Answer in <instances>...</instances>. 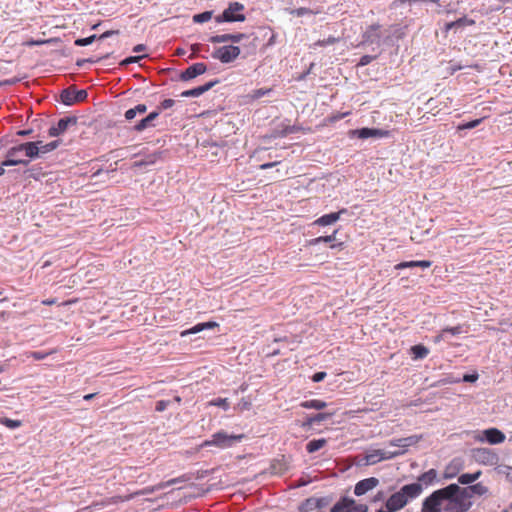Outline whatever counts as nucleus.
<instances>
[{
    "instance_id": "obj_34",
    "label": "nucleus",
    "mask_w": 512,
    "mask_h": 512,
    "mask_svg": "<svg viewBox=\"0 0 512 512\" xmlns=\"http://www.w3.org/2000/svg\"><path fill=\"white\" fill-rule=\"evenodd\" d=\"M325 503V498H308L304 504V510L306 511L308 508H311L313 506L321 508L325 505Z\"/></svg>"
},
{
    "instance_id": "obj_2",
    "label": "nucleus",
    "mask_w": 512,
    "mask_h": 512,
    "mask_svg": "<svg viewBox=\"0 0 512 512\" xmlns=\"http://www.w3.org/2000/svg\"><path fill=\"white\" fill-rule=\"evenodd\" d=\"M423 491L418 483L403 486L398 492H394L386 500L385 505L376 512H396L402 509L411 499H416Z\"/></svg>"
},
{
    "instance_id": "obj_36",
    "label": "nucleus",
    "mask_w": 512,
    "mask_h": 512,
    "mask_svg": "<svg viewBox=\"0 0 512 512\" xmlns=\"http://www.w3.org/2000/svg\"><path fill=\"white\" fill-rule=\"evenodd\" d=\"M231 34L215 35L209 38V42L212 44H221L230 42Z\"/></svg>"
},
{
    "instance_id": "obj_25",
    "label": "nucleus",
    "mask_w": 512,
    "mask_h": 512,
    "mask_svg": "<svg viewBox=\"0 0 512 512\" xmlns=\"http://www.w3.org/2000/svg\"><path fill=\"white\" fill-rule=\"evenodd\" d=\"M437 478V472L435 469H430L429 471L423 473L418 477V484L430 486L434 483Z\"/></svg>"
},
{
    "instance_id": "obj_53",
    "label": "nucleus",
    "mask_w": 512,
    "mask_h": 512,
    "mask_svg": "<svg viewBox=\"0 0 512 512\" xmlns=\"http://www.w3.org/2000/svg\"><path fill=\"white\" fill-rule=\"evenodd\" d=\"M445 334H446V333H445V332H443V329H442V330L440 331V333L434 337L433 342H434L435 344L440 343L441 341H443V340H444V338H445Z\"/></svg>"
},
{
    "instance_id": "obj_33",
    "label": "nucleus",
    "mask_w": 512,
    "mask_h": 512,
    "mask_svg": "<svg viewBox=\"0 0 512 512\" xmlns=\"http://www.w3.org/2000/svg\"><path fill=\"white\" fill-rule=\"evenodd\" d=\"M474 21L471 20V19H467L465 17L463 18H459L457 19L456 21H452L450 23H447L446 24V30H450L452 28H456V27H463V26H466V25H474Z\"/></svg>"
},
{
    "instance_id": "obj_64",
    "label": "nucleus",
    "mask_w": 512,
    "mask_h": 512,
    "mask_svg": "<svg viewBox=\"0 0 512 512\" xmlns=\"http://www.w3.org/2000/svg\"><path fill=\"white\" fill-rule=\"evenodd\" d=\"M342 245H343L342 243H338V244H331V245H330V248H331V249L341 248V247H342Z\"/></svg>"
},
{
    "instance_id": "obj_8",
    "label": "nucleus",
    "mask_w": 512,
    "mask_h": 512,
    "mask_svg": "<svg viewBox=\"0 0 512 512\" xmlns=\"http://www.w3.org/2000/svg\"><path fill=\"white\" fill-rule=\"evenodd\" d=\"M240 55V48L237 46H223L212 52V58L222 63H232Z\"/></svg>"
},
{
    "instance_id": "obj_28",
    "label": "nucleus",
    "mask_w": 512,
    "mask_h": 512,
    "mask_svg": "<svg viewBox=\"0 0 512 512\" xmlns=\"http://www.w3.org/2000/svg\"><path fill=\"white\" fill-rule=\"evenodd\" d=\"M411 354L415 360L424 359L428 356L429 349L421 344L415 345L411 347Z\"/></svg>"
},
{
    "instance_id": "obj_1",
    "label": "nucleus",
    "mask_w": 512,
    "mask_h": 512,
    "mask_svg": "<svg viewBox=\"0 0 512 512\" xmlns=\"http://www.w3.org/2000/svg\"><path fill=\"white\" fill-rule=\"evenodd\" d=\"M471 506L472 500L468 499L466 491L457 484H450L427 496L421 512H467Z\"/></svg>"
},
{
    "instance_id": "obj_38",
    "label": "nucleus",
    "mask_w": 512,
    "mask_h": 512,
    "mask_svg": "<svg viewBox=\"0 0 512 512\" xmlns=\"http://www.w3.org/2000/svg\"><path fill=\"white\" fill-rule=\"evenodd\" d=\"M0 423L6 426L7 428L14 429L21 426V421L16 419H10L7 417H3L0 419Z\"/></svg>"
},
{
    "instance_id": "obj_23",
    "label": "nucleus",
    "mask_w": 512,
    "mask_h": 512,
    "mask_svg": "<svg viewBox=\"0 0 512 512\" xmlns=\"http://www.w3.org/2000/svg\"><path fill=\"white\" fill-rule=\"evenodd\" d=\"M463 491H466V495L468 496V499H472V496L478 495H485L489 490L486 488L485 485H482L481 483H477L474 485H470L468 487L462 488Z\"/></svg>"
},
{
    "instance_id": "obj_7",
    "label": "nucleus",
    "mask_w": 512,
    "mask_h": 512,
    "mask_svg": "<svg viewBox=\"0 0 512 512\" xmlns=\"http://www.w3.org/2000/svg\"><path fill=\"white\" fill-rule=\"evenodd\" d=\"M471 455L475 462L482 465L493 466L499 461L498 455L489 448H475Z\"/></svg>"
},
{
    "instance_id": "obj_10",
    "label": "nucleus",
    "mask_w": 512,
    "mask_h": 512,
    "mask_svg": "<svg viewBox=\"0 0 512 512\" xmlns=\"http://www.w3.org/2000/svg\"><path fill=\"white\" fill-rule=\"evenodd\" d=\"M87 91L85 89L75 90L72 87L64 89L61 93V101L65 105H73L84 101L87 98Z\"/></svg>"
},
{
    "instance_id": "obj_42",
    "label": "nucleus",
    "mask_w": 512,
    "mask_h": 512,
    "mask_svg": "<svg viewBox=\"0 0 512 512\" xmlns=\"http://www.w3.org/2000/svg\"><path fill=\"white\" fill-rule=\"evenodd\" d=\"M337 42H338L337 38L330 36V37H328L325 40H320V41L316 42L315 46L325 47V46H328V45H333V44H335Z\"/></svg>"
},
{
    "instance_id": "obj_24",
    "label": "nucleus",
    "mask_w": 512,
    "mask_h": 512,
    "mask_svg": "<svg viewBox=\"0 0 512 512\" xmlns=\"http://www.w3.org/2000/svg\"><path fill=\"white\" fill-rule=\"evenodd\" d=\"M432 265V262L430 261H409V262H402L396 265V270H403L407 268H415L419 267L422 269L430 268Z\"/></svg>"
},
{
    "instance_id": "obj_50",
    "label": "nucleus",
    "mask_w": 512,
    "mask_h": 512,
    "mask_svg": "<svg viewBox=\"0 0 512 512\" xmlns=\"http://www.w3.org/2000/svg\"><path fill=\"white\" fill-rule=\"evenodd\" d=\"M326 377V373L325 372H318L316 374L313 375L312 377V381L315 382V383H319L321 381H323Z\"/></svg>"
},
{
    "instance_id": "obj_62",
    "label": "nucleus",
    "mask_w": 512,
    "mask_h": 512,
    "mask_svg": "<svg viewBox=\"0 0 512 512\" xmlns=\"http://www.w3.org/2000/svg\"><path fill=\"white\" fill-rule=\"evenodd\" d=\"M346 115H348V113H343V114L335 115V116H332L330 120H331V122H335L337 120H340L341 118H343Z\"/></svg>"
},
{
    "instance_id": "obj_30",
    "label": "nucleus",
    "mask_w": 512,
    "mask_h": 512,
    "mask_svg": "<svg viewBox=\"0 0 512 512\" xmlns=\"http://www.w3.org/2000/svg\"><path fill=\"white\" fill-rule=\"evenodd\" d=\"M481 475L480 471H477L475 473L469 474L465 473L458 477V483L461 485H469L475 482Z\"/></svg>"
},
{
    "instance_id": "obj_57",
    "label": "nucleus",
    "mask_w": 512,
    "mask_h": 512,
    "mask_svg": "<svg viewBox=\"0 0 512 512\" xmlns=\"http://www.w3.org/2000/svg\"><path fill=\"white\" fill-rule=\"evenodd\" d=\"M133 109L135 110L136 114L137 113L142 114V113L146 112V105L138 104Z\"/></svg>"
},
{
    "instance_id": "obj_61",
    "label": "nucleus",
    "mask_w": 512,
    "mask_h": 512,
    "mask_svg": "<svg viewBox=\"0 0 512 512\" xmlns=\"http://www.w3.org/2000/svg\"><path fill=\"white\" fill-rule=\"evenodd\" d=\"M297 131H299V128H297L296 126H291V127L286 128L285 134H290V133H294Z\"/></svg>"
},
{
    "instance_id": "obj_14",
    "label": "nucleus",
    "mask_w": 512,
    "mask_h": 512,
    "mask_svg": "<svg viewBox=\"0 0 512 512\" xmlns=\"http://www.w3.org/2000/svg\"><path fill=\"white\" fill-rule=\"evenodd\" d=\"M207 70V65L204 62H196L182 71L180 78L181 80L188 81L191 80L198 75L205 73Z\"/></svg>"
},
{
    "instance_id": "obj_15",
    "label": "nucleus",
    "mask_w": 512,
    "mask_h": 512,
    "mask_svg": "<svg viewBox=\"0 0 512 512\" xmlns=\"http://www.w3.org/2000/svg\"><path fill=\"white\" fill-rule=\"evenodd\" d=\"M75 124H76L75 118H71V117L62 118L58 121V123L56 125L52 126L49 129L48 134L50 137L60 136L67 131V129L69 128L70 125H75Z\"/></svg>"
},
{
    "instance_id": "obj_40",
    "label": "nucleus",
    "mask_w": 512,
    "mask_h": 512,
    "mask_svg": "<svg viewBox=\"0 0 512 512\" xmlns=\"http://www.w3.org/2000/svg\"><path fill=\"white\" fill-rule=\"evenodd\" d=\"M174 105H175V100L174 99H170V98L169 99H165L164 101L161 102L159 107L156 108V111H160V113H161L163 110L170 109Z\"/></svg>"
},
{
    "instance_id": "obj_5",
    "label": "nucleus",
    "mask_w": 512,
    "mask_h": 512,
    "mask_svg": "<svg viewBox=\"0 0 512 512\" xmlns=\"http://www.w3.org/2000/svg\"><path fill=\"white\" fill-rule=\"evenodd\" d=\"M368 512V506L363 503H357L353 498H346L344 496L336 502L330 512Z\"/></svg>"
},
{
    "instance_id": "obj_22",
    "label": "nucleus",
    "mask_w": 512,
    "mask_h": 512,
    "mask_svg": "<svg viewBox=\"0 0 512 512\" xmlns=\"http://www.w3.org/2000/svg\"><path fill=\"white\" fill-rule=\"evenodd\" d=\"M21 153L29 160L39 157V149L36 142H26L19 145Z\"/></svg>"
},
{
    "instance_id": "obj_12",
    "label": "nucleus",
    "mask_w": 512,
    "mask_h": 512,
    "mask_svg": "<svg viewBox=\"0 0 512 512\" xmlns=\"http://www.w3.org/2000/svg\"><path fill=\"white\" fill-rule=\"evenodd\" d=\"M379 486V479L375 477H370L363 479L357 482L354 486V495L356 497H360V495H365L368 492H371L374 488Z\"/></svg>"
},
{
    "instance_id": "obj_4",
    "label": "nucleus",
    "mask_w": 512,
    "mask_h": 512,
    "mask_svg": "<svg viewBox=\"0 0 512 512\" xmlns=\"http://www.w3.org/2000/svg\"><path fill=\"white\" fill-rule=\"evenodd\" d=\"M244 7L239 2L230 3L229 7L225 9L222 14L215 17L217 23L222 22H243L245 16L242 13Z\"/></svg>"
},
{
    "instance_id": "obj_60",
    "label": "nucleus",
    "mask_w": 512,
    "mask_h": 512,
    "mask_svg": "<svg viewBox=\"0 0 512 512\" xmlns=\"http://www.w3.org/2000/svg\"><path fill=\"white\" fill-rule=\"evenodd\" d=\"M145 51V46L144 45H136L134 48H133V52L134 53H140V52H143Z\"/></svg>"
},
{
    "instance_id": "obj_18",
    "label": "nucleus",
    "mask_w": 512,
    "mask_h": 512,
    "mask_svg": "<svg viewBox=\"0 0 512 512\" xmlns=\"http://www.w3.org/2000/svg\"><path fill=\"white\" fill-rule=\"evenodd\" d=\"M347 210L345 208L340 209L338 212H333L329 214H325L315 220L314 224L319 226H327L335 223L339 220L340 215L346 213Z\"/></svg>"
},
{
    "instance_id": "obj_6",
    "label": "nucleus",
    "mask_w": 512,
    "mask_h": 512,
    "mask_svg": "<svg viewBox=\"0 0 512 512\" xmlns=\"http://www.w3.org/2000/svg\"><path fill=\"white\" fill-rule=\"evenodd\" d=\"M404 454V451H384L381 449L372 450L367 452L364 456V461L366 465H375L383 460H390L401 456Z\"/></svg>"
},
{
    "instance_id": "obj_47",
    "label": "nucleus",
    "mask_w": 512,
    "mask_h": 512,
    "mask_svg": "<svg viewBox=\"0 0 512 512\" xmlns=\"http://www.w3.org/2000/svg\"><path fill=\"white\" fill-rule=\"evenodd\" d=\"M118 31H106L104 33H102L100 36H98V43H101L103 42L105 39H107L108 37L112 36V35H118Z\"/></svg>"
},
{
    "instance_id": "obj_63",
    "label": "nucleus",
    "mask_w": 512,
    "mask_h": 512,
    "mask_svg": "<svg viewBox=\"0 0 512 512\" xmlns=\"http://www.w3.org/2000/svg\"><path fill=\"white\" fill-rule=\"evenodd\" d=\"M43 43V41H31V42H28L27 45L28 46H39Z\"/></svg>"
},
{
    "instance_id": "obj_9",
    "label": "nucleus",
    "mask_w": 512,
    "mask_h": 512,
    "mask_svg": "<svg viewBox=\"0 0 512 512\" xmlns=\"http://www.w3.org/2000/svg\"><path fill=\"white\" fill-rule=\"evenodd\" d=\"M383 27L379 24H372L367 26L362 33V44H379L381 39L384 37Z\"/></svg>"
},
{
    "instance_id": "obj_20",
    "label": "nucleus",
    "mask_w": 512,
    "mask_h": 512,
    "mask_svg": "<svg viewBox=\"0 0 512 512\" xmlns=\"http://www.w3.org/2000/svg\"><path fill=\"white\" fill-rule=\"evenodd\" d=\"M160 115V111H152L145 118L141 119L135 126L134 130L141 132L149 127H154L153 121Z\"/></svg>"
},
{
    "instance_id": "obj_13",
    "label": "nucleus",
    "mask_w": 512,
    "mask_h": 512,
    "mask_svg": "<svg viewBox=\"0 0 512 512\" xmlns=\"http://www.w3.org/2000/svg\"><path fill=\"white\" fill-rule=\"evenodd\" d=\"M352 134L356 135L359 139H367V138H388L390 137V131L383 129H375V128H361L352 131Z\"/></svg>"
},
{
    "instance_id": "obj_17",
    "label": "nucleus",
    "mask_w": 512,
    "mask_h": 512,
    "mask_svg": "<svg viewBox=\"0 0 512 512\" xmlns=\"http://www.w3.org/2000/svg\"><path fill=\"white\" fill-rule=\"evenodd\" d=\"M421 439L422 436L420 435H411L404 438L393 439L390 441V445L403 448L402 451L405 453L408 447L416 445Z\"/></svg>"
},
{
    "instance_id": "obj_56",
    "label": "nucleus",
    "mask_w": 512,
    "mask_h": 512,
    "mask_svg": "<svg viewBox=\"0 0 512 512\" xmlns=\"http://www.w3.org/2000/svg\"><path fill=\"white\" fill-rule=\"evenodd\" d=\"M136 116V112L133 108L131 109H128L126 112H125V118L127 120H131L133 119L134 117Z\"/></svg>"
},
{
    "instance_id": "obj_45",
    "label": "nucleus",
    "mask_w": 512,
    "mask_h": 512,
    "mask_svg": "<svg viewBox=\"0 0 512 512\" xmlns=\"http://www.w3.org/2000/svg\"><path fill=\"white\" fill-rule=\"evenodd\" d=\"M95 39H96V35H92V36H90L88 38L76 40L75 44L77 46H87V45L92 44Z\"/></svg>"
},
{
    "instance_id": "obj_11",
    "label": "nucleus",
    "mask_w": 512,
    "mask_h": 512,
    "mask_svg": "<svg viewBox=\"0 0 512 512\" xmlns=\"http://www.w3.org/2000/svg\"><path fill=\"white\" fill-rule=\"evenodd\" d=\"M505 434L498 428H488L482 431V436H476L475 440L479 442H489L490 444H501L505 441Z\"/></svg>"
},
{
    "instance_id": "obj_32",
    "label": "nucleus",
    "mask_w": 512,
    "mask_h": 512,
    "mask_svg": "<svg viewBox=\"0 0 512 512\" xmlns=\"http://www.w3.org/2000/svg\"><path fill=\"white\" fill-rule=\"evenodd\" d=\"M332 416V413L320 412L312 417L307 418L303 426H311L315 422H321Z\"/></svg>"
},
{
    "instance_id": "obj_16",
    "label": "nucleus",
    "mask_w": 512,
    "mask_h": 512,
    "mask_svg": "<svg viewBox=\"0 0 512 512\" xmlns=\"http://www.w3.org/2000/svg\"><path fill=\"white\" fill-rule=\"evenodd\" d=\"M21 150L19 145L10 148L6 154V160L3 161V165H27L28 161L23 160L19 157Z\"/></svg>"
},
{
    "instance_id": "obj_39",
    "label": "nucleus",
    "mask_w": 512,
    "mask_h": 512,
    "mask_svg": "<svg viewBox=\"0 0 512 512\" xmlns=\"http://www.w3.org/2000/svg\"><path fill=\"white\" fill-rule=\"evenodd\" d=\"M210 405H213V406H219V407H222L223 409H228L229 408V402H228V399L227 398H216V399H213L209 402Z\"/></svg>"
},
{
    "instance_id": "obj_26",
    "label": "nucleus",
    "mask_w": 512,
    "mask_h": 512,
    "mask_svg": "<svg viewBox=\"0 0 512 512\" xmlns=\"http://www.w3.org/2000/svg\"><path fill=\"white\" fill-rule=\"evenodd\" d=\"M300 406L306 409L321 410L327 406V403L321 399H310L302 401Z\"/></svg>"
},
{
    "instance_id": "obj_3",
    "label": "nucleus",
    "mask_w": 512,
    "mask_h": 512,
    "mask_svg": "<svg viewBox=\"0 0 512 512\" xmlns=\"http://www.w3.org/2000/svg\"><path fill=\"white\" fill-rule=\"evenodd\" d=\"M244 436L228 434L225 431H219L211 436V439L205 440L202 444L203 447L215 446L220 449H225L233 446L235 443L242 440Z\"/></svg>"
},
{
    "instance_id": "obj_21",
    "label": "nucleus",
    "mask_w": 512,
    "mask_h": 512,
    "mask_svg": "<svg viewBox=\"0 0 512 512\" xmlns=\"http://www.w3.org/2000/svg\"><path fill=\"white\" fill-rule=\"evenodd\" d=\"M216 82L217 81H210L204 85H201V86L189 89V90H185L181 93V96L182 97H198V96L204 94L209 89H211L216 84Z\"/></svg>"
},
{
    "instance_id": "obj_19",
    "label": "nucleus",
    "mask_w": 512,
    "mask_h": 512,
    "mask_svg": "<svg viewBox=\"0 0 512 512\" xmlns=\"http://www.w3.org/2000/svg\"><path fill=\"white\" fill-rule=\"evenodd\" d=\"M218 326H219V324L215 321L198 323L195 326H193L192 328L182 331L180 335H181V337H186L188 335L196 334V333H199L206 329H214Z\"/></svg>"
},
{
    "instance_id": "obj_27",
    "label": "nucleus",
    "mask_w": 512,
    "mask_h": 512,
    "mask_svg": "<svg viewBox=\"0 0 512 512\" xmlns=\"http://www.w3.org/2000/svg\"><path fill=\"white\" fill-rule=\"evenodd\" d=\"M337 230H335L331 235L320 236L314 239H311L307 242L308 246H316L320 243H332L336 240Z\"/></svg>"
},
{
    "instance_id": "obj_41",
    "label": "nucleus",
    "mask_w": 512,
    "mask_h": 512,
    "mask_svg": "<svg viewBox=\"0 0 512 512\" xmlns=\"http://www.w3.org/2000/svg\"><path fill=\"white\" fill-rule=\"evenodd\" d=\"M290 13L293 16L302 17V16H305V15L313 14V11L310 10V9H307V8H299V9L291 10Z\"/></svg>"
},
{
    "instance_id": "obj_58",
    "label": "nucleus",
    "mask_w": 512,
    "mask_h": 512,
    "mask_svg": "<svg viewBox=\"0 0 512 512\" xmlns=\"http://www.w3.org/2000/svg\"><path fill=\"white\" fill-rule=\"evenodd\" d=\"M373 59V56H361L359 64L366 65Z\"/></svg>"
},
{
    "instance_id": "obj_48",
    "label": "nucleus",
    "mask_w": 512,
    "mask_h": 512,
    "mask_svg": "<svg viewBox=\"0 0 512 512\" xmlns=\"http://www.w3.org/2000/svg\"><path fill=\"white\" fill-rule=\"evenodd\" d=\"M168 404H169V401H167V400H160V401L156 402V411H159V412L164 411L167 408Z\"/></svg>"
},
{
    "instance_id": "obj_59",
    "label": "nucleus",
    "mask_w": 512,
    "mask_h": 512,
    "mask_svg": "<svg viewBox=\"0 0 512 512\" xmlns=\"http://www.w3.org/2000/svg\"><path fill=\"white\" fill-rule=\"evenodd\" d=\"M42 303L44 305H54L57 303V299L56 298L44 299V300H42Z\"/></svg>"
},
{
    "instance_id": "obj_37",
    "label": "nucleus",
    "mask_w": 512,
    "mask_h": 512,
    "mask_svg": "<svg viewBox=\"0 0 512 512\" xmlns=\"http://www.w3.org/2000/svg\"><path fill=\"white\" fill-rule=\"evenodd\" d=\"M272 88H258L251 92L250 96L252 99H260L268 94H270Z\"/></svg>"
},
{
    "instance_id": "obj_29",
    "label": "nucleus",
    "mask_w": 512,
    "mask_h": 512,
    "mask_svg": "<svg viewBox=\"0 0 512 512\" xmlns=\"http://www.w3.org/2000/svg\"><path fill=\"white\" fill-rule=\"evenodd\" d=\"M36 143H38V155L40 156L56 150L59 146V141H53L48 144H44L41 141Z\"/></svg>"
},
{
    "instance_id": "obj_52",
    "label": "nucleus",
    "mask_w": 512,
    "mask_h": 512,
    "mask_svg": "<svg viewBox=\"0 0 512 512\" xmlns=\"http://www.w3.org/2000/svg\"><path fill=\"white\" fill-rule=\"evenodd\" d=\"M143 56H129L128 58H125L122 62V64L126 65L129 63H136V61L142 59Z\"/></svg>"
},
{
    "instance_id": "obj_43",
    "label": "nucleus",
    "mask_w": 512,
    "mask_h": 512,
    "mask_svg": "<svg viewBox=\"0 0 512 512\" xmlns=\"http://www.w3.org/2000/svg\"><path fill=\"white\" fill-rule=\"evenodd\" d=\"M443 332L449 333L451 335H458L460 333H463L464 331H463L461 325H457V326H454V327L443 328Z\"/></svg>"
},
{
    "instance_id": "obj_54",
    "label": "nucleus",
    "mask_w": 512,
    "mask_h": 512,
    "mask_svg": "<svg viewBox=\"0 0 512 512\" xmlns=\"http://www.w3.org/2000/svg\"><path fill=\"white\" fill-rule=\"evenodd\" d=\"M477 378H478L477 375H464L463 381L467 382V383H473L477 380Z\"/></svg>"
},
{
    "instance_id": "obj_44",
    "label": "nucleus",
    "mask_w": 512,
    "mask_h": 512,
    "mask_svg": "<svg viewBox=\"0 0 512 512\" xmlns=\"http://www.w3.org/2000/svg\"><path fill=\"white\" fill-rule=\"evenodd\" d=\"M51 353H44L40 351H33L29 353V357H31L34 360H43L44 358H47Z\"/></svg>"
},
{
    "instance_id": "obj_31",
    "label": "nucleus",
    "mask_w": 512,
    "mask_h": 512,
    "mask_svg": "<svg viewBox=\"0 0 512 512\" xmlns=\"http://www.w3.org/2000/svg\"><path fill=\"white\" fill-rule=\"evenodd\" d=\"M326 442L327 441L324 438L311 440L307 444L306 449L309 453H314L323 448L326 445Z\"/></svg>"
},
{
    "instance_id": "obj_46",
    "label": "nucleus",
    "mask_w": 512,
    "mask_h": 512,
    "mask_svg": "<svg viewBox=\"0 0 512 512\" xmlns=\"http://www.w3.org/2000/svg\"><path fill=\"white\" fill-rule=\"evenodd\" d=\"M245 38H246V35L243 33L231 34L230 42L231 43H239Z\"/></svg>"
},
{
    "instance_id": "obj_51",
    "label": "nucleus",
    "mask_w": 512,
    "mask_h": 512,
    "mask_svg": "<svg viewBox=\"0 0 512 512\" xmlns=\"http://www.w3.org/2000/svg\"><path fill=\"white\" fill-rule=\"evenodd\" d=\"M480 122H481V119H476V120H473V121H470V122L464 124L462 126V128H464V129H472V128H475L476 126H478Z\"/></svg>"
},
{
    "instance_id": "obj_35",
    "label": "nucleus",
    "mask_w": 512,
    "mask_h": 512,
    "mask_svg": "<svg viewBox=\"0 0 512 512\" xmlns=\"http://www.w3.org/2000/svg\"><path fill=\"white\" fill-rule=\"evenodd\" d=\"M212 14H213L212 11H205L203 13L196 14L193 17V21L195 23H200V24L201 23H205V22L209 21L212 18Z\"/></svg>"
},
{
    "instance_id": "obj_49",
    "label": "nucleus",
    "mask_w": 512,
    "mask_h": 512,
    "mask_svg": "<svg viewBox=\"0 0 512 512\" xmlns=\"http://www.w3.org/2000/svg\"><path fill=\"white\" fill-rule=\"evenodd\" d=\"M385 499V492L380 491L372 496V500H370L372 503H377L378 501H384Z\"/></svg>"
},
{
    "instance_id": "obj_55",
    "label": "nucleus",
    "mask_w": 512,
    "mask_h": 512,
    "mask_svg": "<svg viewBox=\"0 0 512 512\" xmlns=\"http://www.w3.org/2000/svg\"><path fill=\"white\" fill-rule=\"evenodd\" d=\"M280 162H266V164H260V169H271V167H276Z\"/></svg>"
}]
</instances>
